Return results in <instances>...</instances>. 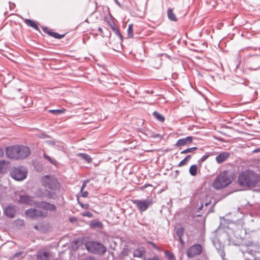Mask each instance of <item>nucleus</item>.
<instances>
[{"instance_id":"obj_1","label":"nucleus","mask_w":260,"mask_h":260,"mask_svg":"<svg viewBox=\"0 0 260 260\" xmlns=\"http://www.w3.org/2000/svg\"><path fill=\"white\" fill-rule=\"evenodd\" d=\"M42 185L45 188L44 192L39 194L41 197L53 199L55 196V192L60 187L57 180L52 176L46 175L42 178Z\"/></svg>"},{"instance_id":"obj_2","label":"nucleus","mask_w":260,"mask_h":260,"mask_svg":"<svg viewBox=\"0 0 260 260\" xmlns=\"http://www.w3.org/2000/svg\"><path fill=\"white\" fill-rule=\"evenodd\" d=\"M7 156L15 159H24L29 155V148L25 146L15 145L7 147L6 149Z\"/></svg>"},{"instance_id":"obj_3","label":"nucleus","mask_w":260,"mask_h":260,"mask_svg":"<svg viewBox=\"0 0 260 260\" xmlns=\"http://www.w3.org/2000/svg\"><path fill=\"white\" fill-rule=\"evenodd\" d=\"M259 180V175L250 171L242 172L238 178V182L241 186L247 187L255 186Z\"/></svg>"},{"instance_id":"obj_4","label":"nucleus","mask_w":260,"mask_h":260,"mask_svg":"<svg viewBox=\"0 0 260 260\" xmlns=\"http://www.w3.org/2000/svg\"><path fill=\"white\" fill-rule=\"evenodd\" d=\"M233 180V175L229 171L220 173L212 183V186L217 189H221L230 185Z\"/></svg>"},{"instance_id":"obj_5","label":"nucleus","mask_w":260,"mask_h":260,"mask_svg":"<svg viewBox=\"0 0 260 260\" xmlns=\"http://www.w3.org/2000/svg\"><path fill=\"white\" fill-rule=\"evenodd\" d=\"M88 251L97 254H103L106 251V248L101 243L96 242H90L85 245Z\"/></svg>"},{"instance_id":"obj_6","label":"nucleus","mask_w":260,"mask_h":260,"mask_svg":"<svg viewBox=\"0 0 260 260\" xmlns=\"http://www.w3.org/2000/svg\"><path fill=\"white\" fill-rule=\"evenodd\" d=\"M27 173V169L23 167L14 168L11 172V175L15 180L21 181L26 178Z\"/></svg>"},{"instance_id":"obj_7","label":"nucleus","mask_w":260,"mask_h":260,"mask_svg":"<svg viewBox=\"0 0 260 260\" xmlns=\"http://www.w3.org/2000/svg\"><path fill=\"white\" fill-rule=\"evenodd\" d=\"M133 203L137 206L141 213L147 210L153 203L151 198H147L143 200H136L133 201Z\"/></svg>"},{"instance_id":"obj_8","label":"nucleus","mask_w":260,"mask_h":260,"mask_svg":"<svg viewBox=\"0 0 260 260\" xmlns=\"http://www.w3.org/2000/svg\"><path fill=\"white\" fill-rule=\"evenodd\" d=\"M26 215L31 218H36L39 217H46L48 216L46 212H42L41 210L36 209H29L25 211Z\"/></svg>"},{"instance_id":"obj_9","label":"nucleus","mask_w":260,"mask_h":260,"mask_svg":"<svg viewBox=\"0 0 260 260\" xmlns=\"http://www.w3.org/2000/svg\"><path fill=\"white\" fill-rule=\"evenodd\" d=\"M36 206L39 209L44 210V212H46L47 213L48 211H54L56 210V207L54 204L46 202H38L36 204Z\"/></svg>"},{"instance_id":"obj_10","label":"nucleus","mask_w":260,"mask_h":260,"mask_svg":"<svg viewBox=\"0 0 260 260\" xmlns=\"http://www.w3.org/2000/svg\"><path fill=\"white\" fill-rule=\"evenodd\" d=\"M202 251V248L201 245L200 244H195L188 249L187 254L188 257H191L196 255L200 254Z\"/></svg>"},{"instance_id":"obj_11","label":"nucleus","mask_w":260,"mask_h":260,"mask_svg":"<svg viewBox=\"0 0 260 260\" xmlns=\"http://www.w3.org/2000/svg\"><path fill=\"white\" fill-rule=\"evenodd\" d=\"M192 141V137L191 136H188L186 137L185 138L180 139L178 140V141L175 144V146L177 147L184 146L191 143Z\"/></svg>"},{"instance_id":"obj_12","label":"nucleus","mask_w":260,"mask_h":260,"mask_svg":"<svg viewBox=\"0 0 260 260\" xmlns=\"http://www.w3.org/2000/svg\"><path fill=\"white\" fill-rule=\"evenodd\" d=\"M50 226L49 223L47 222L39 223L37 225H34V228L41 232H45L47 231Z\"/></svg>"},{"instance_id":"obj_13","label":"nucleus","mask_w":260,"mask_h":260,"mask_svg":"<svg viewBox=\"0 0 260 260\" xmlns=\"http://www.w3.org/2000/svg\"><path fill=\"white\" fill-rule=\"evenodd\" d=\"M19 202L21 203L27 204L29 205H32L34 204L36 205V204L35 203L32 197L27 195L20 196Z\"/></svg>"},{"instance_id":"obj_14","label":"nucleus","mask_w":260,"mask_h":260,"mask_svg":"<svg viewBox=\"0 0 260 260\" xmlns=\"http://www.w3.org/2000/svg\"><path fill=\"white\" fill-rule=\"evenodd\" d=\"M230 156V153L228 152H223L216 157V160L218 164H221Z\"/></svg>"},{"instance_id":"obj_15","label":"nucleus","mask_w":260,"mask_h":260,"mask_svg":"<svg viewBox=\"0 0 260 260\" xmlns=\"http://www.w3.org/2000/svg\"><path fill=\"white\" fill-rule=\"evenodd\" d=\"M5 213L8 217L13 218L16 213V208L13 206H8L6 208Z\"/></svg>"},{"instance_id":"obj_16","label":"nucleus","mask_w":260,"mask_h":260,"mask_svg":"<svg viewBox=\"0 0 260 260\" xmlns=\"http://www.w3.org/2000/svg\"><path fill=\"white\" fill-rule=\"evenodd\" d=\"M37 260H49V253L48 252L38 253L37 255Z\"/></svg>"},{"instance_id":"obj_17","label":"nucleus","mask_w":260,"mask_h":260,"mask_svg":"<svg viewBox=\"0 0 260 260\" xmlns=\"http://www.w3.org/2000/svg\"><path fill=\"white\" fill-rule=\"evenodd\" d=\"M167 15L169 20L173 21H177V19L176 16V15L173 12V10L172 9H168Z\"/></svg>"},{"instance_id":"obj_18","label":"nucleus","mask_w":260,"mask_h":260,"mask_svg":"<svg viewBox=\"0 0 260 260\" xmlns=\"http://www.w3.org/2000/svg\"><path fill=\"white\" fill-rule=\"evenodd\" d=\"M77 156L80 157L82 159L85 160L88 163H90L92 161V158H91V157L86 153H79L77 154Z\"/></svg>"},{"instance_id":"obj_19","label":"nucleus","mask_w":260,"mask_h":260,"mask_svg":"<svg viewBox=\"0 0 260 260\" xmlns=\"http://www.w3.org/2000/svg\"><path fill=\"white\" fill-rule=\"evenodd\" d=\"M144 253H145L144 250L137 249L134 251L133 256L134 257H141Z\"/></svg>"},{"instance_id":"obj_20","label":"nucleus","mask_w":260,"mask_h":260,"mask_svg":"<svg viewBox=\"0 0 260 260\" xmlns=\"http://www.w3.org/2000/svg\"><path fill=\"white\" fill-rule=\"evenodd\" d=\"M24 22L27 25L34 28V29H35L36 30L38 29V27L37 25L33 21H32L30 19H25L24 20Z\"/></svg>"},{"instance_id":"obj_21","label":"nucleus","mask_w":260,"mask_h":260,"mask_svg":"<svg viewBox=\"0 0 260 260\" xmlns=\"http://www.w3.org/2000/svg\"><path fill=\"white\" fill-rule=\"evenodd\" d=\"M153 115L158 121H160L161 122H164L165 121V117L162 115L158 113L157 111H154L153 113Z\"/></svg>"},{"instance_id":"obj_22","label":"nucleus","mask_w":260,"mask_h":260,"mask_svg":"<svg viewBox=\"0 0 260 260\" xmlns=\"http://www.w3.org/2000/svg\"><path fill=\"white\" fill-rule=\"evenodd\" d=\"M198 167L196 165H192L189 168V173L191 175L194 176L197 174Z\"/></svg>"},{"instance_id":"obj_23","label":"nucleus","mask_w":260,"mask_h":260,"mask_svg":"<svg viewBox=\"0 0 260 260\" xmlns=\"http://www.w3.org/2000/svg\"><path fill=\"white\" fill-rule=\"evenodd\" d=\"M184 233V229L182 226L179 227L176 230L177 236L179 237V239L181 240L182 236Z\"/></svg>"},{"instance_id":"obj_24","label":"nucleus","mask_w":260,"mask_h":260,"mask_svg":"<svg viewBox=\"0 0 260 260\" xmlns=\"http://www.w3.org/2000/svg\"><path fill=\"white\" fill-rule=\"evenodd\" d=\"M144 134L150 138H160V136L159 134H155L149 131H146Z\"/></svg>"},{"instance_id":"obj_25","label":"nucleus","mask_w":260,"mask_h":260,"mask_svg":"<svg viewBox=\"0 0 260 260\" xmlns=\"http://www.w3.org/2000/svg\"><path fill=\"white\" fill-rule=\"evenodd\" d=\"M43 156L46 159H47L48 161H49L51 164H52L54 165H56L57 161L54 159H53L50 156L47 155L46 153H44Z\"/></svg>"},{"instance_id":"obj_26","label":"nucleus","mask_w":260,"mask_h":260,"mask_svg":"<svg viewBox=\"0 0 260 260\" xmlns=\"http://www.w3.org/2000/svg\"><path fill=\"white\" fill-rule=\"evenodd\" d=\"M48 34L49 35H50L51 36H52V37H54L55 38H56V39H61V38H63L64 37V35H59L58 33L52 32V31H49L48 32Z\"/></svg>"},{"instance_id":"obj_27","label":"nucleus","mask_w":260,"mask_h":260,"mask_svg":"<svg viewBox=\"0 0 260 260\" xmlns=\"http://www.w3.org/2000/svg\"><path fill=\"white\" fill-rule=\"evenodd\" d=\"M127 36L128 38H133V24H130L128 25V27L127 28Z\"/></svg>"},{"instance_id":"obj_28","label":"nucleus","mask_w":260,"mask_h":260,"mask_svg":"<svg viewBox=\"0 0 260 260\" xmlns=\"http://www.w3.org/2000/svg\"><path fill=\"white\" fill-rule=\"evenodd\" d=\"M165 255L169 260H176L173 253L169 251H166Z\"/></svg>"},{"instance_id":"obj_29","label":"nucleus","mask_w":260,"mask_h":260,"mask_svg":"<svg viewBox=\"0 0 260 260\" xmlns=\"http://www.w3.org/2000/svg\"><path fill=\"white\" fill-rule=\"evenodd\" d=\"M49 112L53 114H60L63 113L65 111V109H62L59 110H49Z\"/></svg>"},{"instance_id":"obj_30","label":"nucleus","mask_w":260,"mask_h":260,"mask_svg":"<svg viewBox=\"0 0 260 260\" xmlns=\"http://www.w3.org/2000/svg\"><path fill=\"white\" fill-rule=\"evenodd\" d=\"M191 156L190 155H188L185 158H184L182 160H181L180 163L179 164L178 166L179 167H181L184 165L186 164V162L190 159Z\"/></svg>"},{"instance_id":"obj_31","label":"nucleus","mask_w":260,"mask_h":260,"mask_svg":"<svg viewBox=\"0 0 260 260\" xmlns=\"http://www.w3.org/2000/svg\"><path fill=\"white\" fill-rule=\"evenodd\" d=\"M197 149V148L196 147L189 148H188V149L183 150L182 151H181V154H186V153H190V152H192L193 150H196Z\"/></svg>"},{"instance_id":"obj_32","label":"nucleus","mask_w":260,"mask_h":260,"mask_svg":"<svg viewBox=\"0 0 260 260\" xmlns=\"http://www.w3.org/2000/svg\"><path fill=\"white\" fill-rule=\"evenodd\" d=\"M6 165V162L4 160L1 161L0 160V173H2L4 169H5V166Z\"/></svg>"},{"instance_id":"obj_33","label":"nucleus","mask_w":260,"mask_h":260,"mask_svg":"<svg viewBox=\"0 0 260 260\" xmlns=\"http://www.w3.org/2000/svg\"><path fill=\"white\" fill-rule=\"evenodd\" d=\"M55 147L59 149H62L63 148V144L60 142H56V144L55 145Z\"/></svg>"},{"instance_id":"obj_34","label":"nucleus","mask_w":260,"mask_h":260,"mask_svg":"<svg viewBox=\"0 0 260 260\" xmlns=\"http://www.w3.org/2000/svg\"><path fill=\"white\" fill-rule=\"evenodd\" d=\"M81 215L83 216H86V217H92V213L89 211H86V212H83L81 213Z\"/></svg>"},{"instance_id":"obj_35","label":"nucleus","mask_w":260,"mask_h":260,"mask_svg":"<svg viewBox=\"0 0 260 260\" xmlns=\"http://www.w3.org/2000/svg\"><path fill=\"white\" fill-rule=\"evenodd\" d=\"M78 202H79V204H80V205L81 206V207L82 208L85 209H87L89 208V204H83V203H82L80 202L79 201Z\"/></svg>"},{"instance_id":"obj_36","label":"nucleus","mask_w":260,"mask_h":260,"mask_svg":"<svg viewBox=\"0 0 260 260\" xmlns=\"http://www.w3.org/2000/svg\"><path fill=\"white\" fill-rule=\"evenodd\" d=\"M80 194L81 197L85 198L87 197L88 192L86 191H83V190H80Z\"/></svg>"},{"instance_id":"obj_37","label":"nucleus","mask_w":260,"mask_h":260,"mask_svg":"<svg viewBox=\"0 0 260 260\" xmlns=\"http://www.w3.org/2000/svg\"><path fill=\"white\" fill-rule=\"evenodd\" d=\"M113 30L115 31V34H116L117 36H118L120 38H122V36H121V34H120V31H119V30H118L117 28H115V27H113Z\"/></svg>"},{"instance_id":"obj_38","label":"nucleus","mask_w":260,"mask_h":260,"mask_svg":"<svg viewBox=\"0 0 260 260\" xmlns=\"http://www.w3.org/2000/svg\"><path fill=\"white\" fill-rule=\"evenodd\" d=\"M148 244H151V245H152V246L154 248H155V249H157V250H158V251H160V249H159V248H158V247L156 245V244H155V243H154L153 242H152L149 241V242H148Z\"/></svg>"},{"instance_id":"obj_39","label":"nucleus","mask_w":260,"mask_h":260,"mask_svg":"<svg viewBox=\"0 0 260 260\" xmlns=\"http://www.w3.org/2000/svg\"><path fill=\"white\" fill-rule=\"evenodd\" d=\"M88 182H89L88 180H84V181L83 182V183L82 185V186L81 187V189L80 190H84V189L85 188V187L86 186L87 183Z\"/></svg>"},{"instance_id":"obj_40","label":"nucleus","mask_w":260,"mask_h":260,"mask_svg":"<svg viewBox=\"0 0 260 260\" xmlns=\"http://www.w3.org/2000/svg\"><path fill=\"white\" fill-rule=\"evenodd\" d=\"M46 142L48 145H51V146H55V145L56 144V142L54 141L48 140V141H47Z\"/></svg>"},{"instance_id":"obj_41","label":"nucleus","mask_w":260,"mask_h":260,"mask_svg":"<svg viewBox=\"0 0 260 260\" xmlns=\"http://www.w3.org/2000/svg\"><path fill=\"white\" fill-rule=\"evenodd\" d=\"M208 157V155H204L202 157V158L200 159V160L203 162Z\"/></svg>"},{"instance_id":"obj_42","label":"nucleus","mask_w":260,"mask_h":260,"mask_svg":"<svg viewBox=\"0 0 260 260\" xmlns=\"http://www.w3.org/2000/svg\"><path fill=\"white\" fill-rule=\"evenodd\" d=\"M22 254V252H19L15 254L14 257H18Z\"/></svg>"},{"instance_id":"obj_43","label":"nucleus","mask_w":260,"mask_h":260,"mask_svg":"<svg viewBox=\"0 0 260 260\" xmlns=\"http://www.w3.org/2000/svg\"><path fill=\"white\" fill-rule=\"evenodd\" d=\"M4 154V151L3 150L0 148V157L2 156Z\"/></svg>"},{"instance_id":"obj_44","label":"nucleus","mask_w":260,"mask_h":260,"mask_svg":"<svg viewBox=\"0 0 260 260\" xmlns=\"http://www.w3.org/2000/svg\"><path fill=\"white\" fill-rule=\"evenodd\" d=\"M253 152H260V147L259 148H256L255 149V150H254L253 151Z\"/></svg>"},{"instance_id":"obj_45","label":"nucleus","mask_w":260,"mask_h":260,"mask_svg":"<svg viewBox=\"0 0 260 260\" xmlns=\"http://www.w3.org/2000/svg\"><path fill=\"white\" fill-rule=\"evenodd\" d=\"M148 260H159V259L157 257H154L152 258L148 259Z\"/></svg>"},{"instance_id":"obj_46","label":"nucleus","mask_w":260,"mask_h":260,"mask_svg":"<svg viewBox=\"0 0 260 260\" xmlns=\"http://www.w3.org/2000/svg\"><path fill=\"white\" fill-rule=\"evenodd\" d=\"M259 68H260V65H259V66L257 67H256V68H253V69H252V70H257V69H259Z\"/></svg>"},{"instance_id":"obj_47","label":"nucleus","mask_w":260,"mask_h":260,"mask_svg":"<svg viewBox=\"0 0 260 260\" xmlns=\"http://www.w3.org/2000/svg\"><path fill=\"white\" fill-rule=\"evenodd\" d=\"M87 260H95V259L92 257H89Z\"/></svg>"},{"instance_id":"obj_48","label":"nucleus","mask_w":260,"mask_h":260,"mask_svg":"<svg viewBox=\"0 0 260 260\" xmlns=\"http://www.w3.org/2000/svg\"><path fill=\"white\" fill-rule=\"evenodd\" d=\"M19 221H20V222H21V224H24V221H23V220H19Z\"/></svg>"},{"instance_id":"obj_49","label":"nucleus","mask_w":260,"mask_h":260,"mask_svg":"<svg viewBox=\"0 0 260 260\" xmlns=\"http://www.w3.org/2000/svg\"><path fill=\"white\" fill-rule=\"evenodd\" d=\"M209 204V203H205V206H208Z\"/></svg>"},{"instance_id":"obj_50","label":"nucleus","mask_w":260,"mask_h":260,"mask_svg":"<svg viewBox=\"0 0 260 260\" xmlns=\"http://www.w3.org/2000/svg\"><path fill=\"white\" fill-rule=\"evenodd\" d=\"M99 30H100V31H102V28H100V27H99Z\"/></svg>"},{"instance_id":"obj_51","label":"nucleus","mask_w":260,"mask_h":260,"mask_svg":"<svg viewBox=\"0 0 260 260\" xmlns=\"http://www.w3.org/2000/svg\"><path fill=\"white\" fill-rule=\"evenodd\" d=\"M203 205H202L201 206L200 208V209H201L203 208Z\"/></svg>"}]
</instances>
